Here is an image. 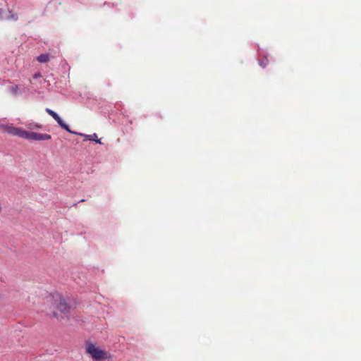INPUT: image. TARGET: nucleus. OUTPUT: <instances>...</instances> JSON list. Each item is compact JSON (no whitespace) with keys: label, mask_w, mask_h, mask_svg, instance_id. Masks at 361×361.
I'll return each mask as SVG.
<instances>
[{"label":"nucleus","mask_w":361,"mask_h":361,"mask_svg":"<svg viewBox=\"0 0 361 361\" xmlns=\"http://www.w3.org/2000/svg\"><path fill=\"white\" fill-rule=\"evenodd\" d=\"M51 300L53 303V308L54 309L49 312V314L51 316L56 317L57 319H60L61 315L55 310L59 311L60 314H67L69 312L71 307L67 303L66 299L61 295L56 294L54 295Z\"/></svg>","instance_id":"obj_1"},{"label":"nucleus","mask_w":361,"mask_h":361,"mask_svg":"<svg viewBox=\"0 0 361 361\" xmlns=\"http://www.w3.org/2000/svg\"><path fill=\"white\" fill-rule=\"evenodd\" d=\"M85 353L96 361H104L111 359V354L106 350L101 349L91 342H86Z\"/></svg>","instance_id":"obj_2"},{"label":"nucleus","mask_w":361,"mask_h":361,"mask_svg":"<svg viewBox=\"0 0 361 361\" xmlns=\"http://www.w3.org/2000/svg\"><path fill=\"white\" fill-rule=\"evenodd\" d=\"M23 138L28 140L43 141L51 140V136L49 134L24 130Z\"/></svg>","instance_id":"obj_3"},{"label":"nucleus","mask_w":361,"mask_h":361,"mask_svg":"<svg viewBox=\"0 0 361 361\" xmlns=\"http://www.w3.org/2000/svg\"><path fill=\"white\" fill-rule=\"evenodd\" d=\"M46 112L50 115L57 123L64 130H67L68 132H69L70 133H75L74 132L71 131L68 127V125H66L63 121L62 119L59 116V115L55 112L53 110L49 109V108H47L46 109Z\"/></svg>","instance_id":"obj_4"},{"label":"nucleus","mask_w":361,"mask_h":361,"mask_svg":"<svg viewBox=\"0 0 361 361\" xmlns=\"http://www.w3.org/2000/svg\"><path fill=\"white\" fill-rule=\"evenodd\" d=\"M4 130L10 135H16L22 138L23 137L24 130L20 128L6 126L4 127Z\"/></svg>","instance_id":"obj_5"},{"label":"nucleus","mask_w":361,"mask_h":361,"mask_svg":"<svg viewBox=\"0 0 361 361\" xmlns=\"http://www.w3.org/2000/svg\"><path fill=\"white\" fill-rule=\"evenodd\" d=\"M37 60L39 63H47L49 61V55L47 54H42L37 56Z\"/></svg>","instance_id":"obj_6"},{"label":"nucleus","mask_w":361,"mask_h":361,"mask_svg":"<svg viewBox=\"0 0 361 361\" xmlns=\"http://www.w3.org/2000/svg\"><path fill=\"white\" fill-rule=\"evenodd\" d=\"M86 137H87V139L89 140H92V141H95L97 143H101V141L99 139L97 138V135L96 133L86 135Z\"/></svg>","instance_id":"obj_7"},{"label":"nucleus","mask_w":361,"mask_h":361,"mask_svg":"<svg viewBox=\"0 0 361 361\" xmlns=\"http://www.w3.org/2000/svg\"><path fill=\"white\" fill-rule=\"evenodd\" d=\"M268 63H269V61H268V59L267 56H264L263 59H261L259 61V65L262 68H265L267 66Z\"/></svg>","instance_id":"obj_8"},{"label":"nucleus","mask_w":361,"mask_h":361,"mask_svg":"<svg viewBox=\"0 0 361 361\" xmlns=\"http://www.w3.org/2000/svg\"><path fill=\"white\" fill-rule=\"evenodd\" d=\"M42 126L38 123H30L28 126V128L31 130L34 129H39L41 128Z\"/></svg>","instance_id":"obj_9"},{"label":"nucleus","mask_w":361,"mask_h":361,"mask_svg":"<svg viewBox=\"0 0 361 361\" xmlns=\"http://www.w3.org/2000/svg\"><path fill=\"white\" fill-rule=\"evenodd\" d=\"M11 90L14 93H16L18 92V87L17 85L13 86Z\"/></svg>","instance_id":"obj_10"},{"label":"nucleus","mask_w":361,"mask_h":361,"mask_svg":"<svg viewBox=\"0 0 361 361\" xmlns=\"http://www.w3.org/2000/svg\"><path fill=\"white\" fill-rule=\"evenodd\" d=\"M85 200H81L79 202H84Z\"/></svg>","instance_id":"obj_11"}]
</instances>
